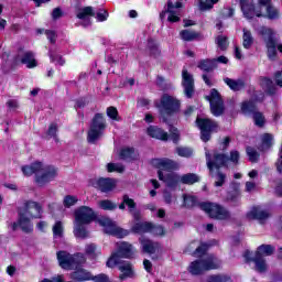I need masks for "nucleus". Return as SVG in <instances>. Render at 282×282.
I'll return each instance as SVG.
<instances>
[{"label":"nucleus","instance_id":"19","mask_svg":"<svg viewBox=\"0 0 282 282\" xmlns=\"http://www.w3.org/2000/svg\"><path fill=\"white\" fill-rule=\"evenodd\" d=\"M23 213L31 219H41V217H43V207L34 200H29L25 203V209Z\"/></svg>","mask_w":282,"mask_h":282},{"label":"nucleus","instance_id":"5","mask_svg":"<svg viewBox=\"0 0 282 282\" xmlns=\"http://www.w3.org/2000/svg\"><path fill=\"white\" fill-rule=\"evenodd\" d=\"M258 3L254 6V0H240V8L246 19L263 17L261 8H268L270 0H258Z\"/></svg>","mask_w":282,"mask_h":282},{"label":"nucleus","instance_id":"61","mask_svg":"<svg viewBox=\"0 0 282 282\" xmlns=\"http://www.w3.org/2000/svg\"><path fill=\"white\" fill-rule=\"evenodd\" d=\"M170 138L173 140V142H177L180 140V130L177 128L171 126L170 127Z\"/></svg>","mask_w":282,"mask_h":282},{"label":"nucleus","instance_id":"23","mask_svg":"<svg viewBox=\"0 0 282 282\" xmlns=\"http://www.w3.org/2000/svg\"><path fill=\"white\" fill-rule=\"evenodd\" d=\"M77 19L85 21L84 26L91 25L90 17H96V12H94V7H85L77 11Z\"/></svg>","mask_w":282,"mask_h":282},{"label":"nucleus","instance_id":"60","mask_svg":"<svg viewBox=\"0 0 282 282\" xmlns=\"http://www.w3.org/2000/svg\"><path fill=\"white\" fill-rule=\"evenodd\" d=\"M253 120L257 127H263V123L265 122V118H263V115L261 112H254Z\"/></svg>","mask_w":282,"mask_h":282},{"label":"nucleus","instance_id":"8","mask_svg":"<svg viewBox=\"0 0 282 282\" xmlns=\"http://www.w3.org/2000/svg\"><path fill=\"white\" fill-rule=\"evenodd\" d=\"M107 129V123L105 122V117L100 113L95 115L90 129L88 131V142L94 144Z\"/></svg>","mask_w":282,"mask_h":282},{"label":"nucleus","instance_id":"25","mask_svg":"<svg viewBox=\"0 0 282 282\" xmlns=\"http://www.w3.org/2000/svg\"><path fill=\"white\" fill-rule=\"evenodd\" d=\"M139 241L141 243L143 252H145L147 254H155V252H158V249L160 248V243L153 242L152 240H149V238L141 237Z\"/></svg>","mask_w":282,"mask_h":282},{"label":"nucleus","instance_id":"32","mask_svg":"<svg viewBox=\"0 0 282 282\" xmlns=\"http://www.w3.org/2000/svg\"><path fill=\"white\" fill-rule=\"evenodd\" d=\"M119 270L121 272V275L119 276L121 281H124V279H129L133 276V265L129 262L120 263Z\"/></svg>","mask_w":282,"mask_h":282},{"label":"nucleus","instance_id":"59","mask_svg":"<svg viewBox=\"0 0 282 282\" xmlns=\"http://www.w3.org/2000/svg\"><path fill=\"white\" fill-rule=\"evenodd\" d=\"M95 19L97 21H99L100 23H102L104 21H107V19H109V12H107L106 10L100 9L96 13Z\"/></svg>","mask_w":282,"mask_h":282},{"label":"nucleus","instance_id":"35","mask_svg":"<svg viewBox=\"0 0 282 282\" xmlns=\"http://www.w3.org/2000/svg\"><path fill=\"white\" fill-rule=\"evenodd\" d=\"M265 19H270V21H276V19H281V11L276 9V7L270 4L265 8V13L262 14Z\"/></svg>","mask_w":282,"mask_h":282},{"label":"nucleus","instance_id":"58","mask_svg":"<svg viewBox=\"0 0 282 282\" xmlns=\"http://www.w3.org/2000/svg\"><path fill=\"white\" fill-rule=\"evenodd\" d=\"M50 58H51V63H55V65H59V67H63V65H65V61L63 59V56H61V55L51 53Z\"/></svg>","mask_w":282,"mask_h":282},{"label":"nucleus","instance_id":"1","mask_svg":"<svg viewBox=\"0 0 282 282\" xmlns=\"http://www.w3.org/2000/svg\"><path fill=\"white\" fill-rule=\"evenodd\" d=\"M22 173L23 175H26V177L35 175L36 185L45 186V184H50V182L56 180L58 176V169L40 161H35L31 165L22 166Z\"/></svg>","mask_w":282,"mask_h":282},{"label":"nucleus","instance_id":"45","mask_svg":"<svg viewBox=\"0 0 282 282\" xmlns=\"http://www.w3.org/2000/svg\"><path fill=\"white\" fill-rule=\"evenodd\" d=\"M208 282H232L228 274H216L208 278Z\"/></svg>","mask_w":282,"mask_h":282},{"label":"nucleus","instance_id":"21","mask_svg":"<svg viewBox=\"0 0 282 282\" xmlns=\"http://www.w3.org/2000/svg\"><path fill=\"white\" fill-rule=\"evenodd\" d=\"M264 43L267 45L268 57L270 58V61H274V58H276V47L282 54V44H279L276 42V39H274L273 36L267 37L264 40Z\"/></svg>","mask_w":282,"mask_h":282},{"label":"nucleus","instance_id":"53","mask_svg":"<svg viewBox=\"0 0 282 282\" xmlns=\"http://www.w3.org/2000/svg\"><path fill=\"white\" fill-rule=\"evenodd\" d=\"M57 132H58V124L51 123L47 130V135H50V138H54L56 142H58V137L56 135Z\"/></svg>","mask_w":282,"mask_h":282},{"label":"nucleus","instance_id":"64","mask_svg":"<svg viewBox=\"0 0 282 282\" xmlns=\"http://www.w3.org/2000/svg\"><path fill=\"white\" fill-rule=\"evenodd\" d=\"M91 280L95 281V282H108L109 278L107 275H105V274H99V275H97L95 278L93 275Z\"/></svg>","mask_w":282,"mask_h":282},{"label":"nucleus","instance_id":"28","mask_svg":"<svg viewBox=\"0 0 282 282\" xmlns=\"http://www.w3.org/2000/svg\"><path fill=\"white\" fill-rule=\"evenodd\" d=\"M70 279L77 282L91 281L93 275L85 269H77L75 272L70 273Z\"/></svg>","mask_w":282,"mask_h":282},{"label":"nucleus","instance_id":"40","mask_svg":"<svg viewBox=\"0 0 282 282\" xmlns=\"http://www.w3.org/2000/svg\"><path fill=\"white\" fill-rule=\"evenodd\" d=\"M86 254L90 259H97V257H100L101 251L96 245L89 243V245L86 246Z\"/></svg>","mask_w":282,"mask_h":282},{"label":"nucleus","instance_id":"56","mask_svg":"<svg viewBox=\"0 0 282 282\" xmlns=\"http://www.w3.org/2000/svg\"><path fill=\"white\" fill-rule=\"evenodd\" d=\"M247 155L250 162H257L259 160V152L254 148H247Z\"/></svg>","mask_w":282,"mask_h":282},{"label":"nucleus","instance_id":"24","mask_svg":"<svg viewBox=\"0 0 282 282\" xmlns=\"http://www.w3.org/2000/svg\"><path fill=\"white\" fill-rule=\"evenodd\" d=\"M200 261H203V265H205L207 271L218 270V268H221V260H219V258L215 257L214 254L205 256L200 258Z\"/></svg>","mask_w":282,"mask_h":282},{"label":"nucleus","instance_id":"27","mask_svg":"<svg viewBox=\"0 0 282 282\" xmlns=\"http://www.w3.org/2000/svg\"><path fill=\"white\" fill-rule=\"evenodd\" d=\"M96 184L101 193H109L116 188V180L113 178H99Z\"/></svg>","mask_w":282,"mask_h":282},{"label":"nucleus","instance_id":"20","mask_svg":"<svg viewBox=\"0 0 282 282\" xmlns=\"http://www.w3.org/2000/svg\"><path fill=\"white\" fill-rule=\"evenodd\" d=\"M270 217V213L261 206H256L252 207L248 213H247V218L248 219H256L260 224H263L268 218Z\"/></svg>","mask_w":282,"mask_h":282},{"label":"nucleus","instance_id":"44","mask_svg":"<svg viewBox=\"0 0 282 282\" xmlns=\"http://www.w3.org/2000/svg\"><path fill=\"white\" fill-rule=\"evenodd\" d=\"M119 155L121 160H133L135 158V150L133 148H123Z\"/></svg>","mask_w":282,"mask_h":282},{"label":"nucleus","instance_id":"52","mask_svg":"<svg viewBox=\"0 0 282 282\" xmlns=\"http://www.w3.org/2000/svg\"><path fill=\"white\" fill-rule=\"evenodd\" d=\"M216 43L218 45V48L221 50L223 52L228 50V37L226 36H219L216 39Z\"/></svg>","mask_w":282,"mask_h":282},{"label":"nucleus","instance_id":"29","mask_svg":"<svg viewBox=\"0 0 282 282\" xmlns=\"http://www.w3.org/2000/svg\"><path fill=\"white\" fill-rule=\"evenodd\" d=\"M206 271H207L206 265L204 264L202 259L191 262L188 267V272L194 276H197V274H202Z\"/></svg>","mask_w":282,"mask_h":282},{"label":"nucleus","instance_id":"46","mask_svg":"<svg viewBox=\"0 0 282 282\" xmlns=\"http://www.w3.org/2000/svg\"><path fill=\"white\" fill-rule=\"evenodd\" d=\"M107 171L108 173H123L124 172V165L120 163H108L107 164Z\"/></svg>","mask_w":282,"mask_h":282},{"label":"nucleus","instance_id":"12","mask_svg":"<svg viewBox=\"0 0 282 282\" xmlns=\"http://www.w3.org/2000/svg\"><path fill=\"white\" fill-rule=\"evenodd\" d=\"M167 14L169 23H177L182 19V2L173 0H169L167 2V10L160 14L161 19H164V15Z\"/></svg>","mask_w":282,"mask_h":282},{"label":"nucleus","instance_id":"33","mask_svg":"<svg viewBox=\"0 0 282 282\" xmlns=\"http://www.w3.org/2000/svg\"><path fill=\"white\" fill-rule=\"evenodd\" d=\"M152 223H135L131 230L132 232H135L137 235H144V232H151Z\"/></svg>","mask_w":282,"mask_h":282},{"label":"nucleus","instance_id":"31","mask_svg":"<svg viewBox=\"0 0 282 282\" xmlns=\"http://www.w3.org/2000/svg\"><path fill=\"white\" fill-rule=\"evenodd\" d=\"M224 83L232 90V91H241L243 87H246V82L243 79H232V78H224Z\"/></svg>","mask_w":282,"mask_h":282},{"label":"nucleus","instance_id":"63","mask_svg":"<svg viewBox=\"0 0 282 282\" xmlns=\"http://www.w3.org/2000/svg\"><path fill=\"white\" fill-rule=\"evenodd\" d=\"M252 43H254V39L252 36L243 37L242 45L246 50H250V47H252Z\"/></svg>","mask_w":282,"mask_h":282},{"label":"nucleus","instance_id":"41","mask_svg":"<svg viewBox=\"0 0 282 282\" xmlns=\"http://www.w3.org/2000/svg\"><path fill=\"white\" fill-rule=\"evenodd\" d=\"M199 182V176L195 173H187L183 176H181V183L182 184H197Z\"/></svg>","mask_w":282,"mask_h":282},{"label":"nucleus","instance_id":"17","mask_svg":"<svg viewBox=\"0 0 282 282\" xmlns=\"http://www.w3.org/2000/svg\"><path fill=\"white\" fill-rule=\"evenodd\" d=\"M32 219L33 218L25 215L24 212L20 213L18 221L12 224V230H19V228H21L22 232H32V230H34Z\"/></svg>","mask_w":282,"mask_h":282},{"label":"nucleus","instance_id":"9","mask_svg":"<svg viewBox=\"0 0 282 282\" xmlns=\"http://www.w3.org/2000/svg\"><path fill=\"white\" fill-rule=\"evenodd\" d=\"M159 109L163 118V122H166V118H164V116H172V113H175V111L180 109V100L171 95L165 94L161 97Z\"/></svg>","mask_w":282,"mask_h":282},{"label":"nucleus","instance_id":"4","mask_svg":"<svg viewBox=\"0 0 282 282\" xmlns=\"http://www.w3.org/2000/svg\"><path fill=\"white\" fill-rule=\"evenodd\" d=\"M206 160H207V166L209 171L213 173L215 169L218 171V169H221V166H228V163L231 162L232 164H239V152L231 151L230 156H226L221 153H214V160L210 159V152H205Z\"/></svg>","mask_w":282,"mask_h":282},{"label":"nucleus","instance_id":"50","mask_svg":"<svg viewBox=\"0 0 282 282\" xmlns=\"http://www.w3.org/2000/svg\"><path fill=\"white\" fill-rule=\"evenodd\" d=\"M219 0H199L200 10H210Z\"/></svg>","mask_w":282,"mask_h":282},{"label":"nucleus","instance_id":"15","mask_svg":"<svg viewBox=\"0 0 282 282\" xmlns=\"http://www.w3.org/2000/svg\"><path fill=\"white\" fill-rule=\"evenodd\" d=\"M19 63H22V65H25L29 69H34L37 65L34 53H32V51H25L24 48H20L14 58V64L19 65Z\"/></svg>","mask_w":282,"mask_h":282},{"label":"nucleus","instance_id":"62","mask_svg":"<svg viewBox=\"0 0 282 282\" xmlns=\"http://www.w3.org/2000/svg\"><path fill=\"white\" fill-rule=\"evenodd\" d=\"M148 47L152 56H158L160 54V48L158 47V44H154L153 42L150 41L148 43Z\"/></svg>","mask_w":282,"mask_h":282},{"label":"nucleus","instance_id":"10","mask_svg":"<svg viewBox=\"0 0 282 282\" xmlns=\"http://www.w3.org/2000/svg\"><path fill=\"white\" fill-rule=\"evenodd\" d=\"M98 224L104 228L106 235H112V237H118L119 239L129 236V231L118 227L111 218L101 217L98 219Z\"/></svg>","mask_w":282,"mask_h":282},{"label":"nucleus","instance_id":"3","mask_svg":"<svg viewBox=\"0 0 282 282\" xmlns=\"http://www.w3.org/2000/svg\"><path fill=\"white\" fill-rule=\"evenodd\" d=\"M272 254H274V247H272V245H261L257 248L256 253L245 251L243 258L246 261H253L257 272H265L268 270L265 257Z\"/></svg>","mask_w":282,"mask_h":282},{"label":"nucleus","instance_id":"48","mask_svg":"<svg viewBox=\"0 0 282 282\" xmlns=\"http://www.w3.org/2000/svg\"><path fill=\"white\" fill-rule=\"evenodd\" d=\"M257 106L254 105V100H250V101H245L242 104L241 110L243 111V113H252L254 112Z\"/></svg>","mask_w":282,"mask_h":282},{"label":"nucleus","instance_id":"13","mask_svg":"<svg viewBox=\"0 0 282 282\" xmlns=\"http://www.w3.org/2000/svg\"><path fill=\"white\" fill-rule=\"evenodd\" d=\"M196 124L198 129H200V140H203V142H208V140H210V133L217 131V122L210 119L197 118Z\"/></svg>","mask_w":282,"mask_h":282},{"label":"nucleus","instance_id":"37","mask_svg":"<svg viewBox=\"0 0 282 282\" xmlns=\"http://www.w3.org/2000/svg\"><path fill=\"white\" fill-rule=\"evenodd\" d=\"M189 250H195L194 251L195 257H202V254H205L206 250H208V243L199 245V242L194 241L189 245Z\"/></svg>","mask_w":282,"mask_h":282},{"label":"nucleus","instance_id":"30","mask_svg":"<svg viewBox=\"0 0 282 282\" xmlns=\"http://www.w3.org/2000/svg\"><path fill=\"white\" fill-rule=\"evenodd\" d=\"M147 131L150 138H155L156 140H169V133L164 132L161 128L150 126Z\"/></svg>","mask_w":282,"mask_h":282},{"label":"nucleus","instance_id":"22","mask_svg":"<svg viewBox=\"0 0 282 282\" xmlns=\"http://www.w3.org/2000/svg\"><path fill=\"white\" fill-rule=\"evenodd\" d=\"M158 175H159V180H161V182H165L169 188H174V186H177L178 182H182V176L173 172L166 175H164V173L162 172H158Z\"/></svg>","mask_w":282,"mask_h":282},{"label":"nucleus","instance_id":"43","mask_svg":"<svg viewBox=\"0 0 282 282\" xmlns=\"http://www.w3.org/2000/svg\"><path fill=\"white\" fill-rule=\"evenodd\" d=\"M98 206L101 210H116L118 208V205L109 199L99 200Z\"/></svg>","mask_w":282,"mask_h":282},{"label":"nucleus","instance_id":"2","mask_svg":"<svg viewBox=\"0 0 282 282\" xmlns=\"http://www.w3.org/2000/svg\"><path fill=\"white\" fill-rule=\"evenodd\" d=\"M74 235L77 239H87L89 237V231L87 230V226L96 219V212L91 207L82 206L75 209L74 213Z\"/></svg>","mask_w":282,"mask_h":282},{"label":"nucleus","instance_id":"57","mask_svg":"<svg viewBox=\"0 0 282 282\" xmlns=\"http://www.w3.org/2000/svg\"><path fill=\"white\" fill-rule=\"evenodd\" d=\"M107 116L108 118H110L111 120H116L117 122H119L120 120V117L118 116V109H116V107L107 108Z\"/></svg>","mask_w":282,"mask_h":282},{"label":"nucleus","instance_id":"18","mask_svg":"<svg viewBox=\"0 0 282 282\" xmlns=\"http://www.w3.org/2000/svg\"><path fill=\"white\" fill-rule=\"evenodd\" d=\"M152 166L159 169V173L162 171H177L180 164L171 159H153Z\"/></svg>","mask_w":282,"mask_h":282},{"label":"nucleus","instance_id":"7","mask_svg":"<svg viewBox=\"0 0 282 282\" xmlns=\"http://www.w3.org/2000/svg\"><path fill=\"white\" fill-rule=\"evenodd\" d=\"M57 261L63 270H74V268H78L80 263H85V256L83 253L72 256L66 251H58Z\"/></svg>","mask_w":282,"mask_h":282},{"label":"nucleus","instance_id":"11","mask_svg":"<svg viewBox=\"0 0 282 282\" xmlns=\"http://www.w3.org/2000/svg\"><path fill=\"white\" fill-rule=\"evenodd\" d=\"M200 209L207 213L213 219H230V212L220 205L213 203H200Z\"/></svg>","mask_w":282,"mask_h":282},{"label":"nucleus","instance_id":"16","mask_svg":"<svg viewBox=\"0 0 282 282\" xmlns=\"http://www.w3.org/2000/svg\"><path fill=\"white\" fill-rule=\"evenodd\" d=\"M182 86L186 98H193V95L195 94V79L186 68H183L182 70Z\"/></svg>","mask_w":282,"mask_h":282},{"label":"nucleus","instance_id":"51","mask_svg":"<svg viewBox=\"0 0 282 282\" xmlns=\"http://www.w3.org/2000/svg\"><path fill=\"white\" fill-rule=\"evenodd\" d=\"M258 34L261 36H274L276 32L268 26H260L257 29Z\"/></svg>","mask_w":282,"mask_h":282},{"label":"nucleus","instance_id":"54","mask_svg":"<svg viewBox=\"0 0 282 282\" xmlns=\"http://www.w3.org/2000/svg\"><path fill=\"white\" fill-rule=\"evenodd\" d=\"M176 153L181 158H191V155H193V149H191V148H177Z\"/></svg>","mask_w":282,"mask_h":282},{"label":"nucleus","instance_id":"36","mask_svg":"<svg viewBox=\"0 0 282 282\" xmlns=\"http://www.w3.org/2000/svg\"><path fill=\"white\" fill-rule=\"evenodd\" d=\"M273 145H274V135L270 133L262 134L261 145H260L261 151H268V149H270Z\"/></svg>","mask_w":282,"mask_h":282},{"label":"nucleus","instance_id":"49","mask_svg":"<svg viewBox=\"0 0 282 282\" xmlns=\"http://www.w3.org/2000/svg\"><path fill=\"white\" fill-rule=\"evenodd\" d=\"M150 232L152 235H155L156 237H164V235L166 234V231L164 230V227L161 225H153L150 229Z\"/></svg>","mask_w":282,"mask_h":282},{"label":"nucleus","instance_id":"39","mask_svg":"<svg viewBox=\"0 0 282 282\" xmlns=\"http://www.w3.org/2000/svg\"><path fill=\"white\" fill-rule=\"evenodd\" d=\"M260 86L267 94H274L275 88H274V83L272 82V79L262 77L260 79Z\"/></svg>","mask_w":282,"mask_h":282},{"label":"nucleus","instance_id":"42","mask_svg":"<svg viewBox=\"0 0 282 282\" xmlns=\"http://www.w3.org/2000/svg\"><path fill=\"white\" fill-rule=\"evenodd\" d=\"M65 231V226L63 225V221L57 220L53 225V236L55 239H61L63 237V232Z\"/></svg>","mask_w":282,"mask_h":282},{"label":"nucleus","instance_id":"47","mask_svg":"<svg viewBox=\"0 0 282 282\" xmlns=\"http://www.w3.org/2000/svg\"><path fill=\"white\" fill-rule=\"evenodd\" d=\"M183 200H184V206H186V208H193V206L197 204V198L188 194L183 195Z\"/></svg>","mask_w":282,"mask_h":282},{"label":"nucleus","instance_id":"38","mask_svg":"<svg viewBox=\"0 0 282 282\" xmlns=\"http://www.w3.org/2000/svg\"><path fill=\"white\" fill-rule=\"evenodd\" d=\"M197 67L203 72H213V69L216 67V59H202Z\"/></svg>","mask_w":282,"mask_h":282},{"label":"nucleus","instance_id":"34","mask_svg":"<svg viewBox=\"0 0 282 282\" xmlns=\"http://www.w3.org/2000/svg\"><path fill=\"white\" fill-rule=\"evenodd\" d=\"M123 204L128 206L129 212L135 219V221H140V213L134 212L135 210V200L133 198H130L129 195H123Z\"/></svg>","mask_w":282,"mask_h":282},{"label":"nucleus","instance_id":"6","mask_svg":"<svg viewBox=\"0 0 282 282\" xmlns=\"http://www.w3.org/2000/svg\"><path fill=\"white\" fill-rule=\"evenodd\" d=\"M135 254V249L133 245L129 242H118L117 252H113L108 259L106 265L107 268H116L119 263L120 257L123 259H131Z\"/></svg>","mask_w":282,"mask_h":282},{"label":"nucleus","instance_id":"26","mask_svg":"<svg viewBox=\"0 0 282 282\" xmlns=\"http://www.w3.org/2000/svg\"><path fill=\"white\" fill-rule=\"evenodd\" d=\"M231 188L232 191L228 192L227 194V200L231 202V204H235V206H237L241 203V192H239V183H231Z\"/></svg>","mask_w":282,"mask_h":282},{"label":"nucleus","instance_id":"55","mask_svg":"<svg viewBox=\"0 0 282 282\" xmlns=\"http://www.w3.org/2000/svg\"><path fill=\"white\" fill-rule=\"evenodd\" d=\"M77 202H78V198L76 196L68 195L64 197L65 208H72V206H75Z\"/></svg>","mask_w":282,"mask_h":282},{"label":"nucleus","instance_id":"14","mask_svg":"<svg viewBox=\"0 0 282 282\" xmlns=\"http://www.w3.org/2000/svg\"><path fill=\"white\" fill-rule=\"evenodd\" d=\"M206 100L210 104V111L213 116L219 117L224 113V99L217 89H212L210 95L206 97Z\"/></svg>","mask_w":282,"mask_h":282}]
</instances>
